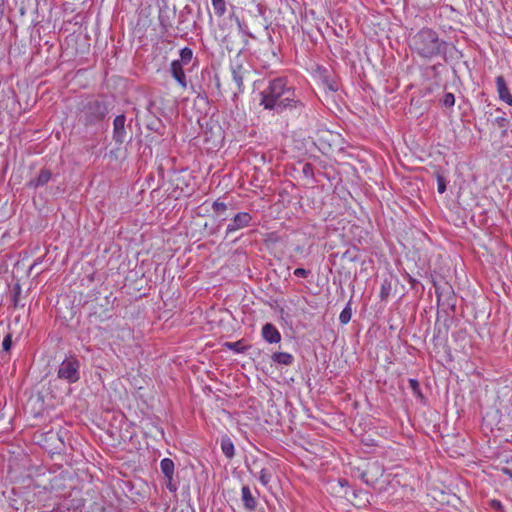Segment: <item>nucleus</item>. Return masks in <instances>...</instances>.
Masks as SVG:
<instances>
[{
    "label": "nucleus",
    "mask_w": 512,
    "mask_h": 512,
    "mask_svg": "<svg viewBox=\"0 0 512 512\" xmlns=\"http://www.w3.org/2000/svg\"><path fill=\"white\" fill-rule=\"evenodd\" d=\"M260 105L265 110L281 115L289 114L301 118L307 116V106L296 94L294 86L289 84L286 77H276L268 82L267 87L260 92Z\"/></svg>",
    "instance_id": "f257e3e1"
},
{
    "label": "nucleus",
    "mask_w": 512,
    "mask_h": 512,
    "mask_svg": "<svg viewBox=\"0 0 512 512\" xmlns=\"http://www.w3.org/2000/svg\"><path fill=\"white\" fill-rule=\"evenodd\" d=\"M112 108V102L105 95L86 97L78 103V124L84 127L85 132L96 133L103 127Z\"/></svg>",
    "instance_id": "f03ea898"
},
{
    "label": "nucleus",
    "mask_w": 512,
    "mask_h": 512,
    "mask_svg": "<svg viewBox=\"0 0 512 512\" xmlns=\"http://www.w3.org/2000/svg\"><path fill=\"white\" fill-rule=\"evenodd\" d=\"M410 47L420 57L431 59L446 53L447 43L441 40L436 31L423 28L409 40Z\"/></svg>",
    "instance_id": "7ed1b4c3"
},
{
    "label": "nucleus",
    "mask_w": 512,
    "mask_h": 512,
    "mask_svg": "<svg viewBox=\"0 0 512 512\" xmlns=\"http://www.w3.org/2000/svg\"><path fill=\"white\" fill-rule=\"evenodd\" d=\"M80 362L74 357L70 356L64 359L59 365L57 376L68 383H75L80 379Z\"/></svg>",
    "instance_id": "20e7f679"
},
{
    "label": "nucleus",
    "mask_w": 512,
    "mask_h": 512,
    "mask_svg": "<svg viewBox=\"0 0 512 512\" xmlns=\"http://www.w3.org/2000/svg\"><path fill=\"white\" fill-rule=\"evenodd\" d=\"M126 122L125 114L117 115L113 120L112 139L117 145H122L132 140L131 122L128 125Z\"/></svg>",
    "instance_id": "39448f33"
},
{
    "label": "nucleus",
    "mask_w": 512,
    "mask_h": 512,
    "mask_svg": "<svg viewBox=\"0 0 512 512\" xmlns=\"http://www.w3.org/2000/svg\"><path fill=\"white\" fill-rule=\"evenodd\" d=\"M252 219V215L248 212H239L235 214L231 218V222L227 225L226 236H229L230 234L240 229L249 227L251 225Z\"/></svg>",
    "instance_id": "423d86ee"
},
{
    "label": "nucleus",
    "mask_w": 512,
    "mask_h": 512,
    "mask_svg": "<svg viewBox=\"0 0 512 512\" xmlns=\"http://www.w3.org/2000/svg\"><path fill=\"white\" fill-rule=\"evenodd\" d=\"M176 16V7H169L167 3H164L159 10L158 20L163 32L167 33L173 27V19Z\"/></svg>",
    "instance_id": "0eeeda50"
},
{
    "label": "nucleus",
    "mask_w": 512,
    "mask_h": 512,
    "mask_svg": "<svg viewBox=\"0 0 512 512\" xmlns=\"http://www.w3.org/2000/svg\"><path fill=\"white\" fill-rule=\"evenodd\" d=\"M110 305L109 297L104 298V303L91 304L89 317L98 321H105L111 317L108 306Z\"/></svg>",
    "instance_id": "6e6552de"
},
{
    "label": "nucleus",
    "mask_w": 512,
    "mask_h": 512,
    "mask_svg": "<svg viewBox=\"0 0 512 512\" xmlns=\"http://www.w3.org/2000/svg\"><path fill=\"white\" fill-rule=\"evenodd\" d=\"M183 66L184 65L180 64L178 61L173 60L170 65V72L172 77L178 82V84L182 88H186L187 80L185 72L183 70Z\"/></svg>",
    "instance_id": "1a4fd4ad"
},
{
    "label": "nucleus",
    "mask_w": 512,
    "mask_h": 512,
    "mask_svg": "<svg viewBox=\"0 0 512 512\" xmlns=\"http://www.w3.org/2000/svg\"><path fill=\"white\" fill-rule=\"evenodd\" d=\"M496 86L500 100L512 106V94L510 93L506 81L502 75L496 77Z\"/></svg>",
    "instance_id": "9d476101"
},
{
    "label": "nucleus",
    "mask_w": 512,
    "mask_h": 512,
    "mask_svg": "<svg viewBox=\"0 0 512 512\" xmlns=\"http://www.w3.org/2000/svg\"><path fill=\"white\" fill-rule=\"evenodd\" d=\"M262 336L270 344L278 343L281 340V334L272 323H266L262 327Z\"/></svg>",
    "instance_id": "9b49d317"
},
{
    "label": "nucleus",
    "mask_w": 512,
    "mask_h": 512,
    "mask_svg": "<svg viewBox=\"0 0 512 512\" xmlns=\"http://www.w3.org/2000/svg\"><path fill=\"white\" fill-rule=\"evenodd\" d=\"M52 178V172L49 169L42 168L38 174V176L34 179H31L27 186L29 188H39L46 185Z\"/></svg>",
    "instance_id": "f8f14e48"
},
{
    "label": "nucleus",
    "mask_w": 512,
    "mask_h": 512,
    "mask_svg": "<svg viewBox=\"0 0 512 512\" xmlns=\"http://www.w3.org/2000/svg\"><path fill=\"white\" fill-rule=\"evenodd\" d=\"M433 286L435 288V294L437 296L438 303H440V301L443 298H447V299L452 298L453 291H452L451 285H449L448 282H446V281L436 282L433 280Z\"/></svg>",
    "instance_id": "ddd939ff"
},
{
    "label": "nucleus",
    "mask_w": 512,
    "mask_h": 512,
    "mask_svg": "<svg viewBox=\"0 0 512 512\" xmlns=\"http://www.w3.org/2000/svg\"><path fill=\"white\" fill-rule=\"evenodd\" d=\"M241 494H242L241 499H242L245 509H247L249 511H255L256 507H257V500L253 496L249 486H247V485L243 486L242 490H241Z\"/></svg>",
    "instance_id": "4468645a"
},
{
    "label": "nucleus",
    "mask_w": 512,
    "mask_h": 512,
    "mask_svg": "<svg viewBox=\"0 0 512 512\" xmlns=\"http://www.w3.org/2000/svg\"><path fill=\"white\" fill-rule=\"evenodd\" d=\"M246 72L248 71L241 64L232 68V77L240 92L243 91V80Z\"/></svg>",
    "instance_id": "2eb2a0df"
},
{
    "label": "nucleus",
    "mask_w": 512,
    "mask_h": 512,
    "mask_svg": "<svg viewBox=\"0 0 512 512\" xmlns=\"http://www.w3.org/2000/svg\"><path fill=\"white\" fill-rule=\"evenodd\" d=\"M271 359L273 362L285 366H290L294 362V357L287 352H275L272 354Z\"/></svg>",
    "instance_id": "dca6fc26"
},
{
    "label": "nucleus",
    "mask_w": 512,
    "mask_h": 512,
    "mask_svg": "<svg viewBox=\"0 0 512 512\" xmlns=\"http://www.w3.org/2000/svg\"><path fill=\"white\" fill-rule=\"evenodd\" d=\"M192 14V8L189 5H186L179 13L178 15V24H177V30L179 32H183L187 26L186 22L188 21V16Z\"/></svg>",
    "instance_id": "f3484780"
},
{
    "label": "nucleus",
    "mask_w": 512,
    "mask_h": 512,
    "mask_svg": "<svg viewBox=\"0 0 512 512\" xmlns=\"http://www.w3.org/2000/svg\"><path fill=\"white\" fill-rule=\"evenodd\" d=\"M174 462L170 458H164L160 462V469L167 480H171L174 475Z\"/></svg>",
    "instance_id": "a211bd4d"
},
{
    "label": "nucleus",
    "mask_w": 512,
    "mask_h": 512,
    "mask_svg": "<svg viewBox=\"0 0 512 512\" xmlns=\"http://www.w3.org/2000/svg\"><path fill=\"white\" fill-rule=\"evenodd\" d=\"M221 449L227 458L232 459L234 457V455H235L234 444L229 437H227V436L222 437Z\"/></svg>",
    "instance_id": "6ab92c4d"
},
{
    "label": "nucleus",
    "mask_w": 512,
    "mask_h": 512,
    "mask_svg": "<svg viewBox=\"0 0 512 512\" xmlns=\"http://www.w3.org/2000/svg\"><path fill=\"white\" fill-rule=\"evenodd\" d=\"M146 128L150 131H153V132L159 134L160 136H163L164 132H165L164 123L162 122V120L160 118H157V117H155L154 119L149 121L146 125Z\"/></svg>",
    "instance_id": "aec40b11"
},
{
    "label": "nucleus",
    "mask_w": 512,
    "mask_h": 512,
    "mask_svg": "<svg viewBox=\"0 0 512 512\" xmlns=\"http://www.w3.org/2000/svg\"><path fill=\"white\" fill-rule=\"evenodd\" d=\"M235 20L241 34L251 39H256V35L251 31L250 27L244 20L239 19V17H235Z\"/></svg>",
    "instance_id": "412c9836"
},
{
    "label": "nucleus",
    "mask_w": 512,
    "mask_h": 512,
    "mask_svg": "<svg viewBox=\"0 0 512 512\" xmlns=\"http://www.w3.org/2000/svg\"><path fill=\"white\" fill-rule=\"evenodd\" d=\"M180 58L177 59L180 64L188 65L193 59V51L189 47H184L179 52Z\"/></svg>",
    "instance_id": "4be33fe9"
},
{
    "label": "nucleus",
    "mask_w": 512,
    "mask_h": 512,
    "mask_svg": "<svg viewBox=\"0 0 512 512\" xmlns=\"http://www.w3.org/2000/svg\"><path fill=\"white\" fill-rule=\"evenodd\" d=\"M341 259L347 262H357L360 259L359 251L357 248H349L343 254Z\"/></svg>",
    "instance_id": "5701e85b"
},
{
    "label": "nucleus",
    "mask_w": 512,
    "mask_h": 512,
    "mask_svg": "<svg viewBox=\"0 0 512 512\" xmlns=\"http://www.w3.org/2000/svg\"><path fill=\"white\" fill-rule=\"evenodd\" d=\"M352 317V309L350 302L344 307L339 315V321L341 324H348Z\"/></svg>",
    "instance_id": "b1692460"
},
{
    "label": "nucleus",
    "mask_w": 512,
    "mask_h": 512,
    "mask_svg": "<svg viewBox=\"0 0 512 512\" xmlns=\"http://www.w3.org/2000/svg\"><path fill=\"white\" fill-rule=\"evenodd\" d=\"M391 290H392L391 281L388 279H385L381 284L380 295H379L380 299L382 301L386 300L389 297Z\"/></svg>",
    "instance_id": "393cba45"
},
{
    "label": "nucleus",
    "mask_w": 512,
    "mask_h": 512,
    "mask_svg": "<svg viewBox=\"0 0 512 512\" xmlns=\"http://www.w3.org/2000/svg\"><path fill=\"white\" fill-rule=\"evenodd\" d=\"M225 346L234 352L237 353H243L247 349V346L244 345L243 341H236V342H226Z\"/></svg>",
    "instance_id": "a878e982"
},
{
    "label": "nucleus",
    "mask_w": 512,
    "mask_h": 512,
    "mask_svg": "<svg viewBox=\"0 0 512 512\" xmlns=\"http://www.w3.org/2000/svg\"><path fill=\"white\" fill-rule=\"evenodd\" d=\"M21 295V285L19 283H16L11 292V302L14 308L19 306V298Z\"/></svg>",
    "instance_id": "bb28decb"
},
{
    "label": "nucleus",
    "mask_w": 512,
    "mask_h": 512,
    "mask_svg": "<svg viewBox=\"0 0 512 512\" xmlns=\"http://www.w3.org/2000/svg\"><path fill=\"white\" fill-rule=\"evenodd\" d=\"M408 383H409V387L411 388L413 394L420 400H423L424 395L422 394L419 382L416 379L411 378V379H409Z\"/></svg>",
    "instance_id": "cd10ccee"
},
{
    "label": "nucleus",
    "mask_w": 512,
    "mask_h": 512,
    "mask_svg": "<svg viewBox=\"0 0 512 512\" xmlns=\"http://www.w3.org/2000/svg\"><path fill=\"white\" fill-rule=\"evenodd\" d=\"M212 5L217 16H223L226 12L225 0H212Z\"/></svg>",
    "instance_id": "c85d7f7f"
},
{
    "label": "nucleus",
    "mask_w": 512,
    "mask_h": 512,
    "mask_svg": "<svg viewBox=\"0 0 512 512\" xmlns=\"http://www.w3.org/2000/svg\"><path fill=\"white\" fill-rule=\"evenodd\" d=\"M442 105L447 107V108H451L454 106L455 104V96L453 93H445V95L443 96V98L440 100Z\"/></svg>",
    "instance_id": "c756f323"
},
{
    "label": "nucleus",
    "mask_w": 512,
    "mask_h": 512,
    "mask_svg": "<svg viewBox=\"0 0 512 512\" xmlns=\"http://www.w3.org/2000/svg\"><path fill=\"white\" fill-rule=\"evenodd\" d=\"M436 179H437V190L440 194H443L446 191L447 181H446L445 177L439 173L437 174Z\"/></svg>",
    "instance_id": "7c9ffc66"
},
{
    "label": "nucleus",
    "mask_w": 512,
    "mask_h": 512,
    "mask_svg": "<svg viewBox=\"0 0 512 512\" xmlns=\"http://www.w3.org/2000/svg\"><path fill=\"white\" fill-rule=\"evenodd\" d=\"M212 209L218 215H221L227 210V204H225L224 202H221L219 200H216L212 204Z\"/></svg>",
    "instance_id": "2f4dec72"
},
{
    "label": "nucleus",
    "mask_w": 512,
    "mask_h": 512,
    "mask_svg": "<svg viewBox=\"0 0 512 512\" xmlns=\"http://www.w3.org/2000/svg\"><path fill=\"white\" fill-rule=\"evenodd\" d=\"M270 480H271V473L265 468L261 469L260 475H259V481L261 482V484L264 486H267L269 484Z\"/></svg>",
    "instance_id": "473e14b6"
},
{
    "label": "nucleus",
    "mask_w": 512,
    "mask_h": 512,
    "mask_svg": "<svg viewBox=\"0 0 512 512\" xmlns=\"http://www.w3.org/2000/svg\"><path fill=\"white\" fill-rule=\"evenodd\" d=\"M508 123H509L508 119L503 116H499V117L495 118V124L499 128L503 129V134H506V132H507Z\"/></svg>",
    "instance_id": "72a5a7b5"
},
{
    "label": "nucleus",
    "mask_w": 512,
    "mask_h": 512,
    "mask_svg": "<svg viewBox=\"0 0 512 512\" xmlns=\"http://www.w3.org/2000/svg\"><path fill=\"white\" fill-rule=\"evenodd\" d=\"M488 505L491 509H493L497 512H504L503 504L497 499L489 500Z\"/></svg>",
    "instance_id": "f704fd0d"
},
{
    "label": "nucleus",
    "mask_w": 512,
    "mask_h": 512,
    "mask_svg": "<svg viewBox=\"0 0 512 512\" xmlns=\"http://www.w3.org/2000/svg\"><path fill=\"white\" fill-rule=\"evenodd\" d=\"M11 347H12V334L8 333L3 339L2 348H3V351L9 352L11 350Z\"/></svg>",
    "instance_id": "c9c22d12"
},
{
    "label": "nucleus",
    "mask_w": 512,
    "mask_h": 512,
    "mask_svg": "<svg viewBox=\"0 0 512 512\" xmlns=\"http://www.w3.org/2000/svg\"><path fill=\"white\" fill-rule=\"evenodd\" d=\"M302 172L306 177H313L314 166L311 163H305L303 165Z\"/></svg>",
    "instance_id": "e433bc0d"
},
{
    "label": "nucleus",
    "mask_w": 512,
    "mask_h": 512,
    "mask_svg": "<svg viewBox=\"0 0 512 512\" xmlns=\"http://www.w3.org/2000/svg\"><path fill=\"white\" fill-rule=\"evenodd\" d=\"M293 274L296 276V277H300V278H307L310 274H311V271L310 270H307L305 268H296L293 272Z\"/></svg>",
    "instance_id": "4c0bfd02"
},
{
    "label": "nucleus",
    "mask_w": 512,
    "mask_h": 512,
    "mask_svg": "<svg viewBox=\"0 0 512 512\" xmlns=\"http://www.w3.org/2000/svg\"><path fill=\"white\" fill-rule=\"evenodd\" d=\"M230 38L231 36H225L224 39H223V43L225 44V47L226 49L229 51V52H233V51H236V47L233 45V43L230 41Z\"/></svg>",
    "instance_id": "58836bf2"
},
{
    "label": "nucleus",
    "mask_w": 512,
    "mask_h": 512,
    "mask_svg": "<svg viewBox=\"0 0 512 512\" xmlns=\"http://www.w3.org/2000/svg\"><path fill=\"white\" fill-rule=\"evenodd\" d=\"M324 83L330 91L336 92L338 90V83L335 80L325 79Z\"/></svg>",
    "instance_id": "ea45409f"
},
{
    "label": "nucleus",
    "mask_w": 512,
    "mask_h": 512,
    "mask_svg": "<svg viewBox=\"0 0 512 512\" xmlns=\"http://www.w3.org/2000/svg\"><path fill=\"white\" fill-rule=\"evenodd\" d=\"M167 488L170 492H175L177 490L176 484L173 482V478L171 480H167Z\"/></svg>",
    "instance_id": "a19ab883"
},
{
    "label": "nucleus",
    "mask_w": 512,
    "mask_h": 512,
    "mask_svg": "<svg viewBox=\"0 0 512 512\" xmlns=\"http://www.w3.org/2000/svg\"><path fill=\"white\" fill-rule=\"evenodd\" d=\"M5 3L6 0H0V19L3 17L5 12Z\"/></svg>",
    "instance_id": "79ce46f5"
},
{
    "label": "nucleus",
    "mask_w": 512,
    "mask_h": 512,
    "mask_svg": "<svg viewBox=\"0 0 512 512\" xmlns=\"http://www.w3.org/2000/svg\"><path fill=\"white\" fill-rule=\"evenodd\" d=\"M248 45H249V41H248V39H244V47H243V48H241V49H239V50H238V52H239V53H241L242 51H244L245 49H247Z\"/></svg>",
    "instance_id": "37998d69"
},
{
    "label": "nucleus",
    "mask_w": 512,
    "mask_h": 512,
    "mask_svg": "<svg viewBox=\"0 0 512 512\" xmlns=\"http://www.w3.org/2000/svg\"><path fill=\"white\" fill-rule=\"evenodd\" d=\"M153 106H154V102H153V101H150V102H149V104H148V106H147V110H148V112L152 113V110H151V109H152V107H153Z\"/></svg>",
    "instance_id": "c03bdc74"
},
{
    "label": "nucleus",
    "mask_w": 512,
    "mask_h": 512,
    "mask_svg": "<svg viewBox=\"0 0 512 512\" xmlns=\"http://www.w3.org/2000/svg\"><path fill=\"white\" fill-rule=\"evenodd\" d=\"M410 283L412 285V288H415L416 284H419V282L415 279L410 278Z\"/></svg>",
    "instance_id": "a18cd8bd"
},
{
    "label": "nucleus",
    "mask_w": 512,
    "mask_h": 512,
    "mask_svg": "<svg viewBox=\"0 0 512 512\" xmlns=\"http://www.w3.org/2000/svg\"><path fill=\"white\" fill-rule=\"evenodd\" d=\"M504 472H505L506 474H508V475L510 476V478H512V471H511V470H509V469H507V468H504Z\"/></svg>",
    "instance_id": "49530a36"
},
{
    "label": "nucleus",
    "mask_w": 512,
    "mask_h": 512,
    "mask_svg": "<svg viewBox=\"0 0 512 512\" xmlns=\"http://www.w3.org/2000/svg\"><path fill=\"white\" fill-rule=\"evenodd\" d=\"M339 483L341 484V486H344V485H346V484H347V480H345V479H340V480H339Z\"/></svg>",
    "instance_id": "de8ad7c7"
},
{
    "label": "nucleus",
    "mask_w": 512,
    "mask_h": 512,
    "mask_svg": "<svg viewBox=\"0 0 512 512\" xmlns=\"http://www.w3.org/2000/svg\"><path fill=\"white\" fill-rule=\"evenodd\" d=\"M259 26H260V27H264V29H265V30H268V26H267V25H264V24H263V23H261V22L259 23Z\"/></svg>",
    "instance_id": "09e8293b"
},
{
    "label": "nucleus",
    "mask_w": 512,
    "mask_h": 512,
    "mask_svg": "<svg viewBox=\"0 0 512 512\" xmlns=\"http://www.w3.org/2000/svg\"><path fill=\"white\" fill-rule=\"evenodd\" d=\"M226 219H227V217H223V218H221L220 221H225Z\"/></svg>",
    "instance_id": "8fccbe9b"
}]
</instances>
